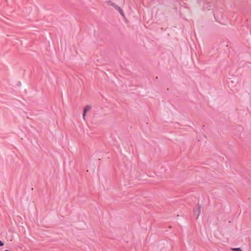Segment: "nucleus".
Masks as SVG:
<instances>
[{
    "label": "nucleus",
    "mask_w": 251,
    "mask_h": 251,
    "mask_svg": "<svg viewBox=\"0 0 251 251\" xmlns=\"http://www.w3.org/2000/svg\"><path fill=\"white\" fill-rule=\"evenodd\" d=\"M106 3L109 5H111V6H113L116 10H117L119 12V13L122 15L124 16V12H123V10L119 6H118L117 4H116L115 3H114L113 2H112L111 0L107 1L106 2Z\"/></svg>",
    "instance_id": "nucleus-1"
},
{
    "label": "nucleus",
    "mask_w": 251,
    "mask_h": 251,
    "mask_svg": "<svg viewBox=\"0 0 251 251\" xmlns=\"http://www.w3.org/2000/svg\"><path fill=\"white\" fill-rule=\"evenodd\" d=\"M201 213V206L199 204H198L193 210V216L195 217L196 219H198Z\"/></svg>",
    "instance_id": "nucleus-2"
},
{
    "label": "nucleus",
    "mask_w": 251,
    "mask_h": 251,
    "mask_svg": "<svg viewBox=\"0 0 251 251\" xmlns=\"http://www.w3.org/2000/svg\"><path fill=\"white\" fill-rule=\"evenodd\" d=\"M92 106L91 105H86L84 107L83 111L86 112L91 109Z\"/></svg>",
    "instance_id": "nucleus-3"
},
{
    "label": "nucleus",
    "mask_w": 251,
    "mask_h": 251,
    "mask_svg": "<svg viewBox=\"0 0 251 251\" xmlns=\"http://www.w3.org/2000/svg\"><path fill=\"white\" fill-rule=\"evenodd\" d=\"M231 250H232L233 251H242L241 249L240 248H232Z\"/></svg>",
    "instance_id": "nucleus-4"
},
{
    "label": "nucleus",
    "mask_w": 251,
    "mask_h": 251,
    "mask_svg": "<svg viewBox=\"0 0 251 251\" xmlns=\"http://www.w3.org/2000/svg\"><path fill=\"white\" fill-rule=\"evenodd\" d=\"M86 114V112H85L83 111V119L84 120H85Z\"/></svg>",
    "instance_id": "nucleus-5"
},
{
    "label": "nucleus",
    "mask_w": 251,
    "mask_h": 251,
    "mask_svg": "<svg viewBox=\"0 0 251 251\" xmlns=\"http://www.w3.org/2000/svg\"><path fill=\"white\" fill-rule=\"evenodd\" d=\"M3 245L4 243L1 240H0V246H2Z\"/></svg>",
    "instance_id": "nucleus-6"
},
{
    "label": "nucleus",
    "mask_w": 251,
    "mask_h": 251,
    "mask_svg": "<svg viewBox=\"0 0 251 251\" xmlns=\"http://www.w3.org/2000/svg\"><path fill=\"white\" fill-rule=\"evenodd\" d=\"M5 251H9V250H5Z\"/></svg>",
    "instance_id": "nucleus-7"
}]
</instances>
